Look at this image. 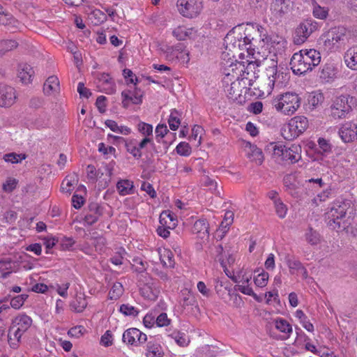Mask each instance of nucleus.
I'll return each instance as SVG.
<instances>
[{
	"label": "nucleus",
	"mask_w": 357,
	"mask_h": 357,
	"mask_svg": "<svg viewBox=\"0 0 357 357\" xmlns=\"http://www.w3.org/2000/svg\"><path fill=\"white\" fill-rule=\"evenodd\" d=\"M28 295L23 294L12 298L10 301V305L15 309H20L24 304V301L27 299Z\"/></svg>",
	"instance_id": "42"
},
{
	"label": "nucleus",
	"mask_w": 357,
	"mask_h": 357,
	"mask_svg": "<svg viewBox=\"0 0 357 357\" xmlns=\"http://www.w3.org/2000/svg\"><path fill=\"white\" fill-rule=\"evenodd\" d=\"M133 183L129 180H121L116 184V188L121 195H127L133 193Z\"/></svg>",
	"instance_id": "28"
},
{
	"label": "nucleus",
	"mask_w": 357,
	"mask_h": 357,
	"mask_svg": "<svg viewBox=\"0 0 357 357\" xmlns=\"http://www.w3.org/2000/svg\"><path fill=\"white\" fill-rule=\"evenodd\" d=\"M289 65L295 75H303L307 71L311 70L310 65L305 64L303 54L301 51L293 54Z\"/></svg>",
	"instance_id": "8"
},
{
	"label": "nucleus",
	"mask_w": 357,
	"mask_h": 357,
	"mask_svg": "<svg viewBox=\"0 0 357 357\" xmlns=\"http://www.w3.org/2000/svg\"><path fill=\"white\" fill-rule=\"evenodd\" d=\"M275 212L279 218H284L286 215L287 208L281 199H275L274 203Z\"/></svg>",
	"instance_id": "45"
},
{
	"label": "nucleus",
	"mask_w": 357,
	"mask_h": 357,
	"mask_svg": "<svg viewBox=\"0 0 357 357\" xmlns=\"http://www.w3.org/2000/svg\"><path fill=\"white\" fill-rule=\"evenodd\" d=\"M170 319L165 312L160 314L155 319V324L158 327L167 326L170 324Z\"/></svg>",
	"instance_id": "53"
},
{
	"label": "nucleus",
	"mask_w": 357,
	"mask_h": 357,
	"mask_svg": "<svg viewBox=\"0 0 357 357\" xmlns=\"http://www.w3.org/2000/svg\"><path fill=\"white\" fill-rule=\"evenodd\" d=\"M328 40L331 42L333 45L340 46L344 45L348 40V31L342 26L332 29L328 32Z\"/></svg>",
	"instance_id": "10"
},
{
	"label": "nucleus",
	"mask_w": 357,
	"mask_h": 357,
	"mask_svg": "<svg viewBox=\"0 0 357 357\" xmlns=\"http://www.w3.org/2000/svg\"><path fill=\"white\" fill-rule=\"evenodd\" d=\"M323 99L324 97L322 94L318 93L310 96L308 99V102L309 105L312 107V108L314 109L322 102Z\"/></svg>",
	"instance_id": "55"
},
{
	"label": "nucleus",
	"mask_w": 357,
	"mask_h": 357,
	"mask_svg": "<svg viewBox=\"0 0 357 357\" xmlns=\"http://www.w3.org/2000/svg\"><path fill=\"white\" fill-rule=\"evenodd\" d=\"M292 125L291 127L294 126V129L297 130L298 133L302 134L308 127V120L304 116H297L291 119Z\"/></svg>",
	"instance_id": "25"
},
{
	"label": "nucleus",
	"mask_w": 357,
	"mask_h": 357,
	"mask_svg": "<svg viewBox=\"0 0 357 357\" xmlns=\"http://www.w3.org/2000/svg\"><path fill=\"white\" fill-rule=\"evenodd\" d=\"M119 310L126 316L137 317L139 314V310L129 304H122Z\"/></svg>",
	"instance_id": "43"
},
{
	"label": "nucleus",
	"mask_w": 357,
	"mask_h": 357,
	"mask_svg": "<svg viewBox=\"0 0 357 357\" xmlns=\"http://www.w3.org/2000/svg\"><path fill=\"white\" fill-rule=\"evenodd\" d=\"M245 148L249 149L247 155L252 161L255 162L259 165L262 164L264 157L261 149L255 144H252L250 142H247Z\"/></svg>",
	"instance_id": "16"
},
{
	"label": "nucleus",
	"mask_w": 357,
	"mask_h": 357,
	"mask_svg": "<svg viewBox=\"0 0 357 357\" xmlns=\"http://www.w3.org/2000/svg\"><path fill=\"white\" fill-rule=\"evenodd\" d=\"M121 96L123 98L122 106L127 109L130 102L135 105H139L142 102L143 91L140 89L135 86L133 89L123 91Z\"/></svg>",
	"instance_id": "7"
},
{
	"label": "nucleus",
	"mask_w": 357,
	"mask_h": 357,
	"mask_svg": "<svg viewBox=\"0 0 357 357\" xmlns=\"http://www.w3.org/2000/svg\"><path fill=\"white\" fill-rule=\"evenodd\" d=\"M137 128L139 132L148 137L149 135H152L153 126L151 124L140 122L137 126Z\"/></svg>",
	"instance_id": "51"
},
{
	"label": "nucleus",
	"mask_w": 357,
	"mask_h": 357,
	"mask_svg": "<svg viewBox=\"0 0 357 357\" xmlns=\"http://www.w3.org/2000/svg\"><path fill=\"white\" fill-rule=\"evenodd\" d=\"M180 116L181 114L176 109H174L171 111L168 123L172 130L175 131L178 128L181 124Z\"/></svg>",
	"instance_id": "32"
},
{
	"label": "nucleus",
	"mask_w": 357,
	"mask_h": 357,
	"mask_svg": "<svg viewBox=\"0 0 357 357\" xmlns=\"http://www.w3.org/2000/svg\"><path fill=\"white\" fill-rule=\"evenodd\" d=\"M181 304L183 307L189 305H193L195 302L194 296L187 289L181 291Z\"/></svg>",
	"instance_id": "34"
},
{
	"label": "nucleus",
	"mask_w": 357,
	"mask_h": 357,
	"mask_svg": "<svg viewBox=\"0 0 357 357\" xmlns=\"http://www.w3.org/2000/svg\"><path fill=\"white\" fill-rule=\"evenodd\" d=\"M26 155L24 153L17 154L16 153H10L3 155V159L6 162L13 164L19 163L22 160L26 159Z\"/></svg>",
	"instance_id": "37"
},
{
	"label": "nucleus",
	"mask_w": 357,
	"mask_h": 357,
	"mask_svg": "<svg viewBox=\"0 0 357 357\" xmlns=\"http://www.w3.org/2000/svg\"><path fill=\"white\" fill-rule=\"evenodd\" d=\"M301 98L296 93L287 92L272 100V106L278 112L292 115L301 106Z\"/></svg>",
	"instance_id": "2"
},
{
	"label": "nucleus",
	"mask_w": 357,
	"mask_h": 357,
	"mask_svg": "<svg viewBox=\"0 0 357 357\" xmlns=\"http://www.w3.org/2000/svg\"><path fill=\"white\" fill-rule=\"evenodd\" d=\"M243 36H242V42L243 43H245V46H243V50H249L252 48V42L256 40V38L255 37H250V34L249 33H243Z\"/></svg>",
	"instance_id": "57"
},
{
	"label": "nucleus",
	"mask_w": 357,
	"mask_h": 357,
	"mask_svg": "<svg viewBox=\"0 0 357 357\" xmlns=\"http://www.w3.org/2000/svg\"><path fill=\"white\" fill-rule=\"evenodd\" d=\"M349 209H351L349 202H335L326 214L328 226L337 231L344 230L350 225L347 218V214Z\"/></svg>",
	"instance_id": "1"
},
{
	"label": "nucleus",
	"mask_w": 357,
	"mask_h": 357,
	"mask_svg": "<svg viewBox=\"0 0 357 357\" xmlns=\"http://www.w3.org/2000/svg\"><path fill=\"white\" fill-rule=\"evenodd\" d=\"M285 261L291 274L294 273V270L298 271L303 268L302 263L299 260L296 259L293 256H290L289 255H287Z\"/></svg>",
	"instance_id": "35"
},
{
	"label": "nucleus",
	"mask_w": 357,
	"mask_h": 357,
	"mask_svg": "<svg viewBox=\"0 0 357 357\" xmlns=\"http://www.w3.org/2000/svg\"><path fill=\"white\" fill-rule=\"evenodd\" d=\"M169 132V130L165 124H159L155 128V138L158 142Z\"/></svg>",
	"instance_id": "52"
},
{
	"label": "nucleus",
	"mask_w": 357,
	"mask_h": 357,
	"mask_svg": "<svg viewBox=\"0 0 357 357\" xmlns=\"http://www.w3.org/2000/svg\"><path fill=\"white\" fill-rule=\"evenodd\" d=\"M146 262H144L140 258H136L133 259V264H132V269L137 273H143L146 271Z\"/></svg>",
	"instance_id": "49"
},
{
	"label": "nucleus",
	"mask_w": 357,
	"mask_h": 357,
	"mask_svg": "<svg viewBox=\"0 0 357 357\" xmlns=\"http://www.w3.org/2000/svg\"><path fill=\"white\" fill-rule=\"evenodd\" d=\"M316 29V24H314L311 20H305L300 23L294 34V44H303Z\"/></svg>",
	"instance_id": "6"
},
{
	"label": "nucleus",
	"mask_w": 357,
	"mask_h": 357,
	"mask_svg": "<svg viewBox=\"0 0 357 357\" xmlns=\"http://www.w3.org/2000/svg\"><path fill=\"white\" fill-rule=\"evenodd\" d=\"M292 121L290 120L288 124L284 125L282 128V135L287 140H293L300 135L297 130L294 129V126L291 127Z\"/></svg>",
	"instance_id": "29"
},
{
	"label": "nucleus",
	"mask_w": 357,
	"mask_h": 357,
	"mask_svg": "<svg viewBox=\"0 0 357 357\" xmlns=\"http://www.w3.org/2000/svg\"><path fill=\"white\" fill-rule=\"evenodd\" d=\"M77 92L81 98H89L91 96V92L84 86L83 82H79L77 86Z\"/></svg>",
	"instance_id": "58"
},
{
	"label": "nucleus",
	"mask_w": 357,
	"mask_h": 357,
	"mask_svg": "<svg viewBox=\"0 0 357 357\" xmlns=\"http://www.w3.org/2000/svg\"><path fill=\"white\" fill-rule=\"evenodd\" d=\"M137 335H139V329L135 328H129L123 333L122 340L128 344L137 346Z\"/></svg>",
	"instance_id": "24"
},
{
	"label": "nucleus",
	"mask_w": 357,
	"mask_h": 357,
	"mask_svg": "<svg viewBox=\"0 0 357 357\" xmlns=\"http://www.w3.org/2000/svg\"><path fill=\"white\" fill-rule=\"evenodd\" d=\"M60 90L59 79L56 76H50L43 85V91L47 95L57 93Z\"/></svg>",
	"instance_id": "19"
},
{
	"label": "nucleus",
	"mask_w": 357,
	"mask_h": 357,
	"mask_svg": "<svg viewBox=\"0 0 357 357\" xmlns=\"http://www.w3.org/2000/svg\"><path fill=\"white\" fill-rule=\"evenodd\" d=\"M18 46V43L14 40H2L0 41V57L3 56L6 52L15 49Z\"/></svg>",
	"instance_id": "30"
},
{
	"label": "nucleus",
	"mask_w": 357,
	"mask_h": 357,
	"mask_svg": "<svg viewBox=\"0 0 357 357\" xmlns=\"http://www.w3.org/2000/svg\"><path fill=\"white\" fill-rule=\"evenodd\" d=\"M17 180L13 178H8L3 184V190L6 192H13L17 187Z\"/></svg>",
	"instance_id": "50"
},
{
	"label": "nucleus",
	"mask_w": 357,
	"mask_h": 357,
	"mask_svg": "<svg viewBox=\"0 0 357 357\" xmlns=\"http://www.w3.org/2000/svg\"><path fill=\"white\" fill-rule=\"evenodd\" d=\"M263 109V103L261 101L252 102L249 106V110L255 114H260Z\"/></svg>",
	"instance_id": "60"
},
{
	"label": "nucleus",
	"mask_w": 357,
	"mask_h": 357,
	"mask_svg": "<svg viewBox=\"0 0 357 357\" xmlns=\"http://www.w3.org/2000/svg\"><path fill=\"white\" fill-rule=\"evenodd\" d=\"M106 97L104 96H100L98 97L96 105L98 107L99 112L100 113H104L105 112V107H106Z\"/></svg>",
	"instance_id": "64"
},
{
	"label": "nucleus",
	"mask_w": 357,
	"mask_h": 357,
	"mask_svg": "<svg viewBox=\"0 0 357 357\" xmlns=\"http://www.w3.org/2000/svg\"><path fill=\"white\" fill-rule=\"evenodd\" d=\"M266 74L268 77L269 79V84L272 83L273 85H274L276 82H279L278 84H280L281 82L278 81L280 77H283V73H280L278 71V67L277 66H270L268 68L266 69Z\"/></svg>",
	"instance_id": "31"
},
{
	"label": "nucleus",
	"mask_w": 357,
	"mask_h": 357,
	"mask_svg": "<svg viewBox=\"0 0 357 357\" xmlns=\"http://www.w3.org/2000/svg\"><path fill=\"white\" fill-rule=\"evenodd\" d=\"M163 351L161 346L153 342H149L146 345V357H162Z\"/></svg>",
	"instance_id": "26"
},
{
	"label": "nucleus",
	"mask_w": 357,
	"mask_h": 357,
	"mask_svg": "<svg viewBox=\"0 0 357 357\" xmlns=\"http://www.w3.org/2000/svg\"><path fill=\"white\" fill-rule=\"evenodd\" d=\"M0 24L7 26L8 31L15 32L20 23L10 13H2L0 15Z\"/></svg>",
	"instance_id": "20"
},
{
	"label": "nucleus",
	"mask_w": 357,
	"mask_h": 357,
	"mask_svg": "<svg viewBox=\"0 0 357 357\" xmlns=\"http://www.w3.org/2000/svg\"><path fill=\"white\" fill-rule=\"evenodd\" d=\"M268 280V273L262 271L261 273H259L254 279L255 285L258 287H264L267 284Z\"/></svg>",
	"instance_id": "46"
},
{
	"label": "nucleus",
	"mask_w": 357,
	"mask_h": 357,
	"mask_svg": "<svg viewBox=\"0 0 357 357\" xmlns=\"http://www.w3.org/2000/svg\"><path fill=\"white\" fill-rule=\"evenodd\" d=\"M293 180H294V178L291 174L286 175L283 178V183L284 185L288 189V190H294L296 188L295 184L294 183Z\"/></svg>",
	"instance_id": "62"
},
{
	"label": "nucleus",
	"mask_w": 357,
	"mask_h": 357,
	"mask_svg": "<svg viewBox=\"0 0 357 357\" xmlns=\"http://www.w3.org/2000/svg\"><path fill=\"white\" fill-rule=\"evenodd\" d=\"M215 252H216V257L215 259L218 260L220 263L221 266L224 268V271L226 273L227 276H229V274L227 273L228 270L227 268V264L225 262V259L223 256L224 249L223 247L221 245H218L215 246Z\"/></svg>",
	"instance_id": "40"
},
{
	"label": "nucleus",
	"mask_w": 357,
	"mask_h": 357,
	"mask_svg": "<svg viewBox=\"0 0 357 357\" xmlns=\"http://www.w3.org/2000/svg\"><path fill=\"white\" fill-rule=\"evenodd\" d=\"M331 151V145L329 144L328 141L324 138H319L318 139V146L315 148V152L324 154Z\"/></svg>",
	"instance_id": "38"
},
{
	"label": "nucleus",
	"mask_w": 357,
	"mask_h": 357,
	"mask_svg": "<svg viewBox=\"0 0 357 357\" xmlns=\"http://www.w3.org/2000/svg\"><path fill=\"white\" fill-rule=\"evenodd\" d=\"M13 326L9 329L8 337L11 339L10 331L15 326H17L18 328L21 331L26 332L32 324V319L28 315L23 314L16 317L13 321Z\"/></svg>",
	"instance_id": "15"
},
{
	"label": "nucleus",
	"mask_w": 357,
	"mask_h": 357,
	"mask_svg": "<svg viewBox=\"0 0 357 357\" xmlns=\"http://www.w3.org/2000/svg\"><path fill=\"white\" fill-rule=\"evenodd\" d=\"M74 243L75 241L73 240V238L64 237L61 239L60 246L61 248L63 250H70Z\"/></svg>",
	"instance_id": "63"
},
{
	"label": "nucleus",
	"mask_w": 357,
	"mask_h": 357,
	"mask_svg": "<svg viewBox=\"0 0 357 357\" xmlns=\"http://www.w3.org/2000/svg\"><path fill=\"white\" fill-rule=\"evenodd\" d=\"M336 69L331 64H326L320 72V78L326 82H328L335 77Z\"/></svg>",
	"instance_id": "27"
},
{
	"label": "nucleus",
	"mask_w": 357,
	"mask_h": 357,
	"mask_svg": "<svg viewBox=\"0 0 357 357\" xmlns=\"http://www.w3.org/2000/svg\"><path fill=\"white\" fill-rule=\"evenodd\" d=\"M203 185L206 187H211L210 190L213 193L216 194L219 197L220 196V192L218 190V183L215 181L211 179L209 176H206L204 177L203 181Z\"/></svg>",
	"instance_id": "47"
},
{
	"label": "nucleus",
	"mask_w": 357,
	"mask_h": 357,
	"mask_svg": "<svg viewBox=\"0 0 357 357\" xmlns=\"http://www.w3.org/2000/svg\"><path fill=\"white\" fill-rule=\"evenodd\" d=\"M176 151L178 154L183 156L190 155L192 151L189 144L185 142H180L176 146Z\"/></svg>",
	"instance_id": "44"
},
{
	"label": "nucleus",
	"mask_w": 357,
	"mask_h": 357,
	"mask_svg": "<svg viewBox=\"0 0 357 357\" xmlns=\"http://www.w3.org/2000/svg\"><path fill=\"white\" fill-rule=\"evenodd\" d=\"M306 241L311 245H317L320 241L319 234L314 230L312 227H309L305 233Z\"/></svg>",
	"instance_id": "36"
},
{
	"label": "nucleus",
	"mask_w": 357,
	"mask_h": 357,
	"mask_svg": "<svg viewBox=\"0 0 357 357\" xmlns=\"http://www.w3.org/2000/svg\"><path fill=\"white\" fill-rule=\"evenodd\" d=\"M264 31V29L258 24L255 26L253 24H247V27L245 29L244 34L249 33L250 34V38L255 37L256 38L257 36H259L261 37L262 33Z\"/></svg>",
	"instance_id": "33"
},
{
	"label": "nucleus",
	"mask_w": 357,
	"mask_h": 357,
	"mask_svg": "<svg viewBox=\"0 0 357 357\" xmlns=\"http://www.w3.org/2000/svg\"><path fill=\"white\" fill-rule=\"evenodd\" d=\"M354 98L349 96L336 97L329 107V116L335 120L344 119L352 110Z\"/></svg>",
	"instance_id": "3"
},
{
	"label": "nucleus",
	"mask_w": 357,
	"mask_h": 357,
	"mask_svg": "<svg viewBox=\"0 0 357 357\" xmlns=\"http://www.w3.org/2000/svg\"><path fill=\"white\" fill-rule=\"evenodd\" d=\"M301 147L298 145L293 144L289 148L282 145H275L273 154L275 158H280L282 161L294 164L301 159Z\"/></svg>",
	"instance_id": "4"
},
{
	"label": "nucleus",
	"mask_w": 357,
	"mask_h": 357,
	"mask_svg": "<svg viewBox=\"0 0 357 357\" xmlns=\"http://www.w3.org/2000/svg\"><path fill=\"white\" fill-rule=\"evenodd\" d=\"M275 328L280 332L289 334L292 332V327L289 323L283 319L275 320Z\"/></svg>",
	"instance_id": "39"
},
{
	"label": "nucleus",
	"mask_w": 357,
	"mask_h": 357,
	"mask_svg": "<svg viewBox=\"0 0 357 357\" xmlns=\"http://www.w3.org/2000/svg\"><path fill=\"white\" fill-rule=\"evenodd\" d=\"M141 190L147 192L151 198L156 197V192L153 188L152 185L147 182H143L141 186Z\"/></svg>",
	"instance_id": "59"
},
{
	"label": "nucleus",
	"mask_w": 357,
	"mask_h": 357,
	"mask_svg": "<svg viewBox=\"0 0 357 357\" xmlns=\"http://www.w3.org/2000/svg\"><path fill=\"white\" fill-rule=\"evenodd\" d=\"M225 42L227 44V48L229 47V50H231V48L235 49L236 47L243 50V46H245V43L242 42V35L239 37H236L234 32L227 33L225 38Z\"/></svg>",
	"instance_id": "23"
},
{
	"label": "nucleus",
	"mask_w": 357,
	"mask_h": 357,
	"mask_svg": "<svg viewBox=\"0 0 357 357\" xmlns=\"http://www.w3.org/2000/svg\"><path fill=\"white\" fill-rule=\"evenodd\" d=\"M339 135L345 143L357 140V126L353 122H346L340 128Z\"/></svg>",
	"instance_id": "11"
},
{
	"label": "nucleus",
	"mask_w": 357,
	"mask_h": 357,
	"mask_svg": "<svg viewBox=\"0 0 357 357\" xmlns=\"http://www.w3.org/2000/svg\"><path fill=\"white\" fill-rule=\"evenodd\" d=\"M160 224L167 228L174 229L177 225V220L169 211H164L160 215Z\"/></svg>",
	"instance_id": "22"
},
{
	"label": "nucleus",
	"mask_w": 357,
	"mask_h": 357,
	"mask_svg": "<svg viewBox=\"0 0 357 357\" xmlns=\"http://www.w3.org/2000/svg\"><path fill=\"white\" fill-rule=\"evenodd\" d=\"M306 52L305 54H307L310 56V59L312 60V66H318L321 61V55L319 52L314 49L307 50L305 49Z\"/></svg>",
	"instance_id": "48"
},
{
	"label": "nucleus",
	"mask_w": 357,
	"mask_h": 357,
	"mask_svg": "<svg viewBox=\"0 0 357 357\" xmlns=\"http://www.w3.org/2000/svg\"><path fill=\"white\" fill-rule=\"evenodd\" d=\"M16 98L15 89L5 84H0V107H10Z\"/></svg>",
	"instance_id": "13"
},
{
	"label": "nucleus",
	"mask_w": 357,
	"mask_h": 357,
	"mask_svg": "<svg viewBox=\"0 0 357 357\" xmlns=\"http://www.w3.org/2000/svg\"><path fill=\"white\" fill-rule=\"evenodd\" d=\"M313 15L319 19H325L328 15V11L319 6H315L313 9Z\"/></svg>",
	"instance_id": "56"
},
{
	"label": "nucleus",
	"mask_w": 357,
	"mask_h": 357,
	"mask_svg": "<svg viewBox=\"0 0 357 357\" xmlns=\"http://www.w3.org/2000/svg\"><path fill=\"white\" fill-rule=\"evenodd\" d=\"M193 234L197 235L198 238L201 239L207 238L209 235L208 224L206 219L197 220L192 228Z\"/></svg>",
	"instance_id": "17"
},
{
	"label": "nucleus",
	"mask_w": 357,
	"mask_h": 357,
	"mask_svg": "<svg viewBox=\"0 0 357 357\" xmlns=\"http://www.w3.org/2000/svg\"><path fill=\"white\" fill-rule=\"evenodd\" d=\"M178 10L183 16L188 18L197 17L202 10V0H178Z\"/></svg>",
	"instance_id": "5"
},
{
	"label": "nucleus",
	"mask_w": 357,
	"mask_h": 357,
	"mask_svg": "<svg viewBox=\"0 0 357 357\" xmlns=\"http://www.w3.org/2000/svg\"><path fill=\"white\" fill-rule=\"evenodd\" d=\"M101 343L105 347H109L112 344V334L110 331H107L101 337Z\"/></svg>",
	"instance_id": "61"
},
{
	"label": "nucleus",
	"mask_w": 357,
	"mask_h": 357,
	"mask_svg": "<svg viewBox=\"0 0 357 357\" xmlns=\"http://www.w3.org/2000/svg\"><path fill=\"white\" fill-rule=\"evenodd\" d=\"M123 293V286L121 283H114L109 292V298L112 300L118 299Z\"/></svg>",
	"instance_id": "41"
},
{
	"label": "nucleus",
	"mask_w": 357,
	"mask_h": 357,
	"mask_svg": "<svg viewBox=\"0 0 357 357\" xmlns=\"http://www.w3.org/2000/svg\"><path fill=\"white\" fill-rule=\"evenodd\" d=\"M202 131H203V128L201 126L195 125L193 126V128H192V134L190 137V140H192V139L197 140V139L199 137L197 145H199L201 144L202 137L199 136V135L202 134Z\"/></svg>",
	"instance_id": "54"
},
{
	"label": "nucleus",
	"mask_w": 357,
	"mask_h": 357,
	"mask_svg": "<svg viewBox=\"0 0 357 357\" xmlns=\"http://www.w3.org/2000/svg\"><path fill=\"white\" fill-rule=\"evenodd\" d=\"M105 208L97 202H91L88 205V211L84 221L88 225H93L103 215Z\"/></svg>",
	"instance_id": "9"
},
{
	"label": "nucleus",
	"mask_w": 357,
	"mask_h": 357,
	"mask_svg": "<svg viewBox=\"0 0 357 357\" xmlns=\"http://www.w3.org/2000/svg\"><path fill=\"white\" fill-rule=\"evenodd\" d=\"M108 138H112L114 141L120 142H125V146L126 151L130 153L135 158L139 159L142 157V151H139L137 147V140L136 139H130L128 141H126L123 137L114 136L113 135L109 134Z\"/></svg>",
	"instance_id": "14"
},
{
	"label": "nucleus",
	"mask_w": 357,
	"mask_h": 357,
	"mask_svg": "<svg viewBox=\"0 0 357 357\" xmlns=\"http://www.w3.org/2000/svg\"><path fill=\"white\" fill-rule=\"evenodd\" d=\"M291 4L292 0H275L271 4V13L276 19H280L290 10Z\"/></svg>",
	"instance_id": "12"
},
{
	"label": "nucleus",
	"mask_w": 357,
	"mask_h": 357,
	"mask_svg": "<svg viewBox=\"0 0 357 357\" xmlns=\"http://www.w3.org/2000/svg\"><path fill=\"white\" fill-rule=\"evenodd\" d=\"M33 74L34 71L30 65L22 63L18 66V77L22 83H29Z\"/></svg>",
	"instance_id": "18"
},
{
	"label": "nucleus",
	"mask_w": 357,
	"mask_h": 357,
	"mask_svg": "<svg viewBox=\"0 0 357 357\" xmlns=\"http://www.w3.org/2000/svg\"><path fill=\"white\" fill-rule=\"evenodd\" d=\"M344 62L348 68L357 70V46L349 49L344 56Z\"/></svg>",
	"instance_id": "21"
}]
</instances>
